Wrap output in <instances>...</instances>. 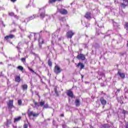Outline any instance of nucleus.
I'll use <instances>...</instances> for the list:
<instances>
[{"label": "nucleus", "instance_id": "1", "mask_svg": "<svg viewBox=\"0 0 128 128\" xmlns=\"http://www.w3.org/2000/svg\"><path fill=\"white\" fill-rule=\"evenodd\" d=\"M36 16L40 18H44L46 16V10H44V7L40 9L39 13Z\"/></svg>", "mask_w": 128, "mask_h": 128}, {"label": "nucleus", "instance_id": "2", "mask_svg": "<svg viewBox=\"0 0 128 128\" xmlns=\"http://www.w3.org/2000/svg\"><path fill=\"white\" fill-rule=\"evenodd\" d=\"M54 72L56 74H60V72H62V70L60 68V66H58V65H56L54 66Z\"/></svg>", "mask_w": 128, "mask_h": 128}, {"label": "nucleus", "instance_id": "3", "mask_svg": "<svg viewBox=\"0 0 128 128\" xmlns=\"http://www.w3.org/2000/svg\"><path fill=\"white\" fill-rule=\"evenodd\" d=\"M28 116L30 118L33 116V118H38V116H40V113L34 112V111H30L28 112Z\"/></svg>", "mask_w": 128, "mask_h": 128}, {"label": "nucleus", "instance_id": "4", "mask_svg": "<svg viewBox=\"0 0 128 128\" xmlns=\"http://www.w3.org/2000/svg\"><path fill=\"white\" fill-rule=\"evenodd\" d=\"M76 33L72 30H69L66 32V36L68 38H72L73 36H74Z\"/></svg>", "mask_w": 128, "mask_h": 128}, {"label": "nucleus", "instance_id": "5", "mask_svg": "<svg viewBox=\"0 0 128 128\" xmlns=\"http://www.w3.org/2000/svg\"><path fill=\"white\" fill-rule=\"evenodd\" d=\"M56 12H60L61 14H68V10L64 8L58 9Z\"/></svg>", "mask_w": 128, "mask_h": 128}, {"label": "nucleus", "instance_id": "6", "mask_svg": "<svg viewBox=\"0 0 128 128\" xmlns=\"http://www.w3.org/2000/svg\"><path fill=\"white\" fill-rule=\"evenodd\" d=\"M8 108L11 110L14 108V100H9L8 102L7 103Z\"/></svg>", "mask_w": 128, "mask_h": 128}, {"label": "nucleus", "instance_id": "7", "mask_svg": "<svg viewBox=\"0 0 128 128\" xmlns=\"http://www.w3.org/2000/svg\"><path fill=\"white\" fill-rule=\"evenodd\" d=\"M36 18V15H33L32 16H30L28 18H26L24 20V22H30V20H34V18Z\"/></svg>", "mask_w": 128, "mask_h": 128}, {"label": "nucleus", "instance_id": "8", "mask_svg": "<svg viewBox=\"0 0 128 128\" xmlns=\"http://www.w3.org/2000/svg\"><path fill=\"white\" fill-rule=\"evenodd\" d=\"M77 58L78 60H86V56L84 54H80L77 56Z\"/></svg>", "mask_w": 128, "mask_h": 128}, {"label": "nucleus", "instance_id": "9", "mask_svg": "<svg viewBox=\"0 0 128 128\" xmlns=\"http://www.w3.org/2000/svg\"><path fill=\"white\" fill-rule=\"evenodd\" d=\"M124 2L121 4V8H126V6L128 5V0H123Z\"/></svg>", "mask_w": 128, "mask_h": 128}, {"label": "nucleus", "instance_id": "10", "mask_svg": "<svg viewBox=\"0 0 128 128\" xmlns=\"http://www.w3.org/2000/svg\"><path fill=\"white\" fill-rule=\"evenodd\" d=\"M84 17L86 18H87V20H90V18H92V13L87 12L86 14Z\"/></svg>", "mask_w": 128, "mask_h": 128}, {"label": "nucleus", "instance_id": "11", "mask_svg": "<svg viewBox=\"0 0 128 128\" xmlns=\"http://www.w3.org/2000/svg\"><path fill=\"white\" fill-rule=\"evenodd\" d=\"M100 102L102 106H106V100H104V97H102L100 98Z\"/></svg>", "mask_w": 128, "mask_h": 128}, {"label": "nucleus", "instance_id": "12", "mask_svg": "<svg viewBox=\"0 0 128 128\" xmlns=\"http://www.w3.org/2000/svg\"><path fill=\"white\" fill-rule=\"evenodd\" d=\"M14 38V34H10L8 36H6L4 37V39L6 40H10V38Z\"/></svg>", "mask_w": 128, "mask_h": 128}, {"label": "nucleus", "instance_id": "13", "mask_svg": "<svg viewBox=\"0 0 128 128\" xmlns=\"http://www.w3.org/2000/svg\"><path fill=\"white\" fill-rule=\"evenodd\" d=\"M67 96L70 98H74V93L70 90H68L67 92Z\"/></svg>", "mask_w": 128, "mask_h": 128}, {"label": "nucleus", "instance_id": "14", "mask_svg": "<svg viewBox=\"0 0 128 128\" xmlns=\"http://www.w3.org/2000/svg\"><path fill=\"white\" fill-rule=\"evenodd\" d=\"M118 76H120V78H126V74H124V73H122L118 72Z\"/></svg>", "mask_w": 128, "mask_h": 128}, {"label": "nucleus", "instance_id": "15", "mask_svg": "<svg viewBox=\"0 0 128 128\" xmlns=\"http://www.w3.org/2000/svg\"><path fill=\"white\" fill-rule=\"evenodd\" d=\"M21 88L22 90H28V84H24L22 85Z\"/></svg>", "mask_w": 128, "mask_h": 128}, {"label": "nucleus", "instance_id": "16", "mask_svg": "<svg viewBox=\"0 0 128 128\" xmlns=\"http://www.w3.org/2000/svg\"><path fill=\"white\" fill-rule=\"evenodd\" d=\"M110 128V125L109 124H104L103 125H102L100 127V128Z\"/></svg>", "mask_w": 128, "mask_h": 128}, {"label": "nucleus", "instance_id": "17", "mask_svg": "<svg viewBox=\"0 0 128 128\" xmlns=\"http://www.w3.org/2000/svg\"><path fill=\"white\" fill-rule=\"evenodd\" d=\"M78 68H80V70H82L84 68V65L82 63V62H79L78 64L77 65Z\"/></svg>", "mask_w": 128, "mask_h": 128}, {"label": "nucleus", "instance_id": "18", "mask_svg": "<svg viewBox=\"0 0 128 128\" xmlns=\"http://www.w3.org/2000/svg\"><path fill=\"white\" fill-rule=\"evenodd\" d=\"M34 106H33V108H38L40 107V103L34 102Z\"/></svg>", "mask_w": 128, "mask_h": 128}, {"label": "nucleus", "instance_id": "19", "mask_svg": "<svg viewBox=\"0 0 128 128\" xmlns=\"http://www.w3.org/2000/svg\"><path fill=\"white\" fill-rule=\"evenodd\" d=\"M15 81L17 82H20V76H16L15 78Z\"/></svg>", "mask_w": 128, "mask_h": 128}, {"label": "nucleus", "instance_id": "20", "mask_svg": "<svg viewBox=\"0 0 128 128\" xmlns=\"http://www.w3.org/2000/svg\"><path fill=\"white\" fill-rule=\"evenodd\" d=\"M75 104L76 106H80V100L78 99H76L75 100Z\"/></svg>", "mask_w": 128, "mask_h": 128}, {"label": "nucleus", "instance_id": "21", "mask_svg": "<svg viewBox=\"0 0 128 128\" xmlns=\"http://www.w3.org/2000/svg\"><path fill=\"white\" fill-rule=\"evenodd\" d=\"M22 120V117L19 116L18 118H14V122H20V120Z\"/></svg>", "mask_w": 128, "mask_h": 128}, {"label": "nucleus", "instance_id": "22", "mask_svg": "<svg viewBox=\"0 0 128 128\" xmlns=\"http://www.w3.org/2000/svg\"><path fill=\"white\" fill-rule=\"evenodd\" d=\"M38 42L40 44H44V39H42V38H40L38 40Z\"/></svg>", "mask_w": 128, "mask_h": 128}, {"label": "nucleus", "instance_id": "23", "mask_svg": "<svg viewBox=\"0 0 128 128\" xmlns=\"http://www.w3.org/2000/svg\"><path fill=\"white\" fill-rule=\"evenodd\" d=\"M17 68L19 70H20V72H22V70H24V67L22 66H18Z\"/></svg>", "mask_w": 128, "mask_h": 128}, {"label": "nucleus", "instance_id": "24", "mask_svg": "<svg viewBox=\"0 0 128 128\" xmlns=\"http://www.w3.org/2000/svg\"><path fill=\"white\" fill-rule=\"evenodd\" d=\"M28 70H29L30 72H33V74H36V72H34V70L32 69V68H30V67H28Z\"/></svg>", "mask_w": 128, "mask_h": 128}, {"label": "nucleus", "instance_id": "25", "mask_svg": "<svg viewBox=\"0 0 128 128\" xmlns=\"http://www.w3.org/2000/svg\"><path fill=\"white\" fill-rule=\"evenodd\" d=\"M39 106H44V102H39Z\"/></svg>", "mask_w": 128, "mask_h": 128}, {"label": "nucleus", "instance_id": "26", "mask_svg": "<svg viewBox=\"0 0 128 128\" xmlns=\"http://www.w3.org/2000/svg\"><path fill=\"white\" fill-rule=\"evenodd\" d=\"M48 65L49 66H52V62L50 61V60H48Z\"/></svg>", "mask_w": 128, "mask_h": 128}, {"label": "nucleus", "instance_id": "27", "mask_svg": "<svg viewBox=\"0 0 128 128\" xmlns=\"http://www.w3.org/2000/svg\"><path fill=\"white\" fill-rule=\"evenodd\" d=\"M60 22H64L66 20V18H62V17L60 18Z\"/></svg>", "mask_w": 128, "mask_h": 128}, {"label": "nucleus", "instance_id": "28", "mask_svg": "<svg viewBox=\"0 0 128 128\" xmlns=\"http://www.w3.org/2000/svg\"><path fill=\"white\" fill-rule=\"evenodd\" d=\"M22 100H18V106H22Z\"/></svg>", "mask_w": 128, "mask_h": 128}, {"label": "nucleus", "instance_id": "29", "mask_svg": "<svg viewBox=\"0 0 128 128\" xmlns=\"http://www.w3.org/2000/svg\"><path fill=\"white\" fill-rule=\"evenodd\" d=\"M56 2V0H49L50 4H52V2Z\"/></svg>", "mask_w": 128, "mask_h": 128}, {"label": "nucleus", "instance_id": "30", "mask_svg": "<svg viewBox=\"0 0 128 128\" xmlns=\"http://www.w3.org/2000/svg\"><path fill=\"white\" fill-rule=\"evenodd\" d=\"M9 16H14V14L12 12H11L9 13Z\"/></svg>", "mask_w": 128, "mask_h": 128}, {"label": "nucleus", "instance_id": "31", "mask_svg": "<svg viewBox=\"0 0 128 128\" xmlns=\"http://www.w3.org/2000/svg\"><path fill=\"white\" fill-rule=\"evenodd\" d=\"M120 92V89H118L117 90V92H116V94H118V92Z\"/></svg>", "mask_w": 128, "mask_h": 128}, {"label": "nucleus", "instance_id": "32", "mask_svg": "<svg viewBox=\"0 0 128 128\" xmlns=\"http://www.w3.org/2000/svg\"><path fill=\"white\" fill-rule=\"evenodd\" d=\"M44 108H48V104H45L44 106Z\"/></svg>", "mask_w": 128, "mask_h": 128}, {"label": "nucleus", "instance_id": "33", "mask_svg": "<svg viewBox=\"0 0 128 128\" xmlns=\"http://www.w3.org/2000/svg\"><path fill=\"white\" fill-rule=\"evenodd\" d=\"M98 26H99V28H104V24H102L101 25L100 24H98Z\"/></svg>", "mask_w": 128, "mask_h": 128}, {"label": "nucleus", "instance_id": "34", "mask_svg": "<svg viewBox=\"0 0 128 128\" xmlns=\"http://www.w3.org/2000/svg\"><path fill=\"white\" fill-rule=\"evenodd\" d=\"M28 124H24V125L23 128H28Z\"/></svg>", "mask_w": 128, "mask_h": 128}, {"label": "nucleus", "instance_id": "35", "mask_svg": "<svg viewBox=\"0 0 128 128\" xmlns=\"http://www.w3.org/2000/svg\"><path fill=\"white\" fill-rule=\"evenodd\" d=\"M126 30H128V23L126 24Z\"/></svg>", "mask_w": 128, "mask_h": 128}, {"label": "nucleus", "instance_id": "36", "mask_svg": "<svg viewBox=\"0 0 128 128\" xmlns=\"http://www.w3.org/2000/svg\"><path fill=\"white\" fill-rule=\"evenodd\" d=\"M16 48H17V50H20V46H17L16 47Z\"/></svg>", "mask_w": 128, "mask_h": 128}, {"label": "nucleus", "instance_id": "37", "mask_svg": "<svg viewBox=\"0 0 128 128\" xmlns=\"http://www.w3.org/2000/svg\"><path fill=\"white\" fill-rule=\"evenodd\" d=\"M21 60H22V62H26V58H22V59H21Z\"/></svg>", "mask_w": 128, "mask_h": 128}, {"label": "nucleus", "instance_id": "38", "mask_svg": "<svg viewBox=\"0 0 128 128\" xmlns=\"http://www.w3.org/2000/svg\"><path fill=\"white\" fill-rule=\"evenodd\" d=\"M10 124V120L7 121V124Z\"/></svg>", "mask_w": 128, "mask_h": 128}, {"label": "nucleus", "instance_id": "39", "mask_svg": "<svg viewBox=\"0 0 128 128\" xmlns=\"http://www.w3.org/2000/svg\"><path fill=\"white\" fill-rule=\"evenodd\" d=\"M62 40V37L60 36L58 38V40Z\"/></svg>", "mask_w": 128, "mask_h": 128}, {"label": "nucleus", "instance_id": "40", "mask_svg": "<svg viewBox=\"0 0 128 128\" xmlns=\"http://www.w3.org/2000/svg\"><path fill=\"white\" fill-rule=\"evenodd\" d=\"M12 2H16V0H10Z\"/></svg>", "mask_w": 128, "mask_h": 128}, {"label": "nucleus", "instance_id": "41", "mask_svg": "<svg viewBox=\"0 0 128 128\" xmlns=\"http://www.w3.org/2000/svg\"><path fill=\"white\" fill-rule=\"evenodd\" d=\"M123 112H124V114H128V112L126 110H124Z\"/></svg>", "mask_w": 128, "mask_h": 128}, {"label": "nucleus", "instance_id": "42", "mask_svg": "<svg viewBox=\"0 0 128 128\" xmlns=\"http://www.w3.org/2000/svg\"><path fill=\"white\" fill-rule=\"evenodd\" d=\"M63 128H66V125L64 124L62 126Z\"/></svg>", "mask_w": 128, "mask_h": 128}, {"label": "nucleus", "instance_id": "43", "mask_svg": "<svg viewBox=\"0 0 128 128\" xmlns=\"http://www.w3.org/2000/svg\"><path fill=\"white\" fill-rule=\"evenodd\" d=\"M14 18H18V16L16 15H14Z\"/></svg>", "mask_w": 128, "mask_h": 128}, {"label": "nucleus", "instance_id": "44", "mask_svg": "<svg viewBox=\"0 0 128 128\" xmlns=\"http://www.w3.org/2000/svg\"><path fill=\"white\" fill-rule=\"evenodd\" d=\"M20 44H22V43L21 42H19L18 44V46H20Z\"/></svg>", "mask_w": 128, "mask_h": 128}, {"label": "nucleus", "instance_id": "45", "mask_svg": "<svg viewBox=\"0 0 128 128\" xmlns=\"http://www.w3.org/2000/svg\"><path fill=\"white\" fill-rule=\"evenodd\" d=\"M48 16V19L50 20V16Z\"/></svg>", "mask_w": 128, "mask_h": 128}, {"label": "nucleus", "instance_id": "46", "mask_svg": "<svg viewBox=\"0 0 128 128\" xmlns=\"http://www.w3.org/2000/svg\"><path fill=\"white\" fill-rule=\"evenodd\" d=\"M52 124L54 125L56 124V122L54 120H53Z\"/></svg>", "mask_w": 128, "mask_h": 128}, {"label": "nucleus", "instance_id": "47", "mask_svg": "<svg viewBox=\"0 0 128 128\" xmlns=\"http://www.w3.org/2000/svg\"><path fill=\"white\" fill-rule=\"evenodd\" d=\"M126 128H128V124L126 126Z\"/></svg>", "mask_w": 128, "mask_h": 128}, {"label": "nucleus", "instance_id": "48", "mask_svg": "<svg viewBox=\"0 0 128 128\" xmlns=\"http://www.w3.org/2000/svg\"><path fill=\"white\" fill-rule=\"evenodd\" d=\"M16 32V30H12L10 31V32Z\"/></svg>", "mask_w": 128, "mask_h": 128}, {"label": "nucleus", "instance_id": "49", "mask_svg": "<svg viewBox=\"0 0 128 128\" xmlns=\"http://www.w3.org/2000/svg\"><path fill=\"white\" fill-rule=\"evenodd\" d=\"M29 38H32V34H30V36H28Z\"/></svg>", "mask_w": 128, "mask_h": 128}, {"label": "nucleus", "instance_id": "50", "mask_svg": "<svg viewBox=\"0 0 128 128\" xmlns=\"http://www.w3.org/2000/svg\"><path fill=\"white\" fill-rule=\"evenodd\" d=\"M64 116V114H61V116Z\"/></svg>", "mask_w": 128, "mask_h": 128}, {"label": "nucleus", "instance_id": "51", "mask_svg": "<svg viewBox=\"0 0 128 128\" xmlns=\"http://www.w3.org/2000/svg\"><path fill=\"white\" fill-rule=\"evenodd\" d=\"M22 116H26V114H22Z\"/></svg>", "mask_w": 128, "mask_h": 128}, {"label": "nucleus", "instance_id": "52", "mask_svg": "<svg viewBox=\"0 0 128 128\" xmlns=\"http://www.w3.org/2000/svg\"><path fill=\"white\" fill-rule=\"evenodd\" d=\"M30 4H32V3L30 2V4H28V6H30Z\"/></svg>", "mask_w": 128, "mask_h": 128}, {"label": "nucleus", "instance_id": "53", "mask_svg": "<svg viewBox=\"0 0 128 128\" xmlns=\"http://www.w3.org/2000/svg\"><path fill=\"white\" fill-rule=\"evenodd\" d=\"M58 0V2H60V0Z\"/></svg>", "mask_w": 128, "mask_h": 128}, {"label": "nucleus", "instance_id": "54", "mask_svg": "<svg viewBox=\"0 0 128 128\" xmlns=\"http://www.w3.org/2000/svg\"><path fill=\"white\" fill-rule=\"evenodd\" d=\"M124 98H127L126 96H125Z\"/></svg>", "mask_w": 128, "mask_h": 128}, {"label": "nucleus", "instance_id": "55", "mask_svg": "<svg viewBox=\"0 0 128 128\" xmlns=\"http://www.w3.org/2000/svg\"><path fill=\"white\" fill-rule=\"evenodd\" d=\"M127 46H128V43H127Z\"/></svg>", "mask_w": 128, "mask_h": 128}, {"label": "nucleus", "instance_id": "56", "mask_svg": "<svg viewBox=\"0 0 128 128\" xmlns=\"http://www.w3.org/2000/svg\"><path fill=\"white\" fill-rule=\"evenodd\" d=\"M82 78H84V76L82 75Z\"/></svg>", "mask_w": 128, "mask_h": 128}, {"label": "nucleus", "instance_id": "57", "mask_svg": "<svg viewBox=\"0 0 128 128\" xmlns=\"http://www.w3.org/2000/svg\"><path fill=\"white\" fill-rule=\"evenodd\" d=\"M52 16H53L54 18V15H52Z\"/></svg>", "mask_w": 128, "mask_h": 128}, {"label": "nucleus", "instance_id": "58", "mask_svg": "<svg viewBox=\"0 0 128 128\" xmlns=\"http://www.w3.org/2000/svg\"><path fill=\"white\" fill-rule=\"evenodd\" d=\"M101 86H104V85H103V84H101Z\"/></svg>", "mask_w": 128, "mask_h": 128}, {"label": "nucleus", "instance_id": "59", "mask_svg": "<svg viewBox=\"0 0 128 128\" xmlns=\"http://www.w3.org/2000/svg\"><path fill=\"white\" fill-rule=\"evenodd\" d=\"M26 8H28V6H26Z\"/></svg>", "mask_w": 128, "mask_h": 128}, {"label": "nucleus", "instance_id": "60", "mask_svg": "<svg viewBox=\"0 0 128 128\" xmlns=\"http://www.w3.org/2000/svg\"><path fill=\"white\" fill-rule=\"evenodd\" d=\"M17 10V12H18V10Z\"/></svg>", "mask_w": 128, "mask_h": 128}, {"label": "nucleus", "instance_id": "61", "mask_svg": "<svg viewBox=\"0 0 128 128\" xmlns=\"http://www.w3.org/2000/svg\"><path fill=\"white\" fill-rule=\"evenodd\" d=\"M37 96H38V94H37Z\"/></svg>", "mask_w": 128, "mask_h": 128}]
</instances>
